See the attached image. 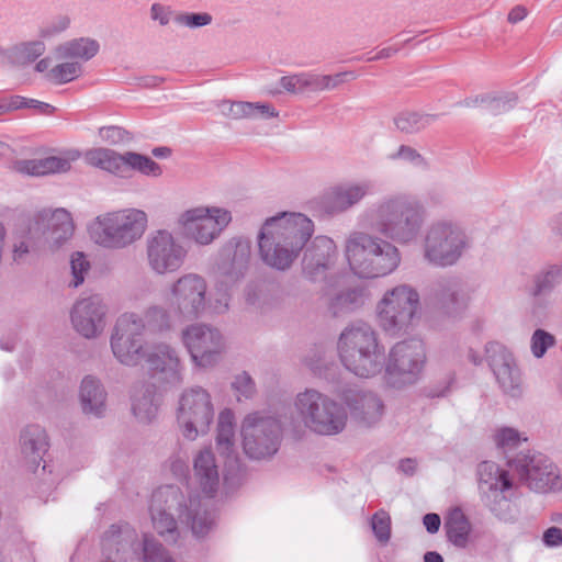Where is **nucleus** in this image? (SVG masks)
I'll return each mask as SVG.
<instances>
[{
  "label": "nucleus",
  "instance_id": "3c124183",
  "mask_svg": "<svg viewBox=\"0 0 562 562\" xmlns=\"http://www.w3.org/2000/svg\"><path fill=\"white\" fill-rule=\"evenodd\" d=\"M72 280L69 285L78 288L85 281V276L90 269V263L82 252H76L70 260Z\"/></svg>",
  "mask_w": 562,
  "mask_h": 562
},
{
  "label": "nucleus",
  "instance_id": "49530a36",
  "mask_svg": "<svg viewBox=\"0 0 562 562\" xmlns=\"http://www.w3.org/2000/svg\"><path fill=\"white\" fill-rule=\"evenodd\" d=\"M371 528L376 540L386 544L391 538V517L384 509L378 510L371 519Z\"/></svg>",
  "mask_w": 562,
  "mask_h": 562
},
{
  "label": "nucleus",
  "instance_id": "a18cd8bd",
  "mask_svg": "<svg viewBox=\"0 0 562 562\" xmlns=\"http://www.w3.org/2000/svg\"><path fill=\"white\" fill-rule=\"evenodd\" d=\"M81 74L82 66L79 61H66L53 67L48 76L58 83H66L78 78Z\"/></svg>",
  "mask_w": 562,
  "mask_h": 562
},
{
  "label": "nucleus",
  "instance_id": "4468645a",
  "mask_svg": "<svg viewBox=\"0 0 562 562\" xmlns=\"http://www.w3.org/2000/svg\"><path fill=\"white\" fill-rule=\"evenodd\" d=\"M207 284L203 277L187 273L177 279L170 288V307L173 315L193 319L199 317L206 306Z\"/></svg>",
  "mask_w": 562,
  "mask_h": 562
},
{
  "label": "nucleus",
  "instance_id": "f3484780",
  "mask_svg": "<svg viewBox=\"0 0 562 562\" xmlns=\"http://www.w3.org/2000/svg\"><path fill=\"white\" fill-rule=\"evenodd\" d=\"M74 233L71 215L65 209L37 212L29 226L30 237L48 244L49 248H58Z\"/></svg>",
  "mask_w": 562,
  "mask_h": 562
},
{
  "label": "nucleus",
  "instance_id": "69168bd1",
  "mask_svg": "<svg viewBox=\"0 0 562 562\" xmlns=\"http://www.w3.org/2000/svg\"><path fill=\"white\" fill-rule=\"evenodd\" d=\"M357 78V75L355 71H342L338 72L336 75L330 76L329 75V82H328V90L335 89L338 86L342 85L346 81L353 80Z\"/></svg>",
  "mask_w": 562,
  "mask_h": 562
},
{
  "label": "nucleus",
  "instance_id": "e2e57ef3",
  "mask_svg": "<svg viewBox=\"0 0 562 562\" xmlns=\"http://www.w3.org/2000/svg\"><path fill=\"white\" fill-rule=\"evenodd\" d=\"M278 111L268 103H252V117H277Z\"/></svg>",
  "mask_w": 562,
  "mask_h": 562
},
{
  "label": "nucleus",
  "instance_id": "1a4fd4ad",
  "mask_svg": "<svg viewBox=\"0 0 562 562\" xmlns=\"http://www.w3.org/2000/svg\"><path fill=\"white\" fill-rule=\"evenodd\" d=\"M214 418L209 392L200 386L184 391L179 400L177 420L184 438L194 440L205 434Z\"/></svg>",
  "mask_w": 562,
  "mask_h": 562
},
{
  "label": "nucleus",
  "instance_id": "2eb2a0df",
  "mask_svg": "<svg viewBox=\"0 0 562 562\" xmlns=\"http://www.w3.org/2000/svg\"><path fill=\"white\" fill-rule=\"evenodd\" d=\"M146 258L148 267L159 276L178 271L186 261L187 249L166 229L147 237Z\"/></svg>",
  "mask_w": 562,
  "mask_h": 562
},
{
  "label": "nucleus",
  "instance_id": "39448f33",
  "mask_svg": "<svg viewBox=\"0 0 562 562\" xmlns=\"http://www.w3.org/2000/svg\"><path fill=\"white\" fill-rule=\"evenodd\" d=\"M147 227V215L138 209L108 212L90 225L91 238L101 247L123 249L140 239Z\"/></svg>",
  "mask_w": 562,
  "mask_h": 562
},
{
  "label": "nucleus",
  "instance_id": "864d4df0",
  "mask_svg": "<svg viewBox=\"0 0 562 562\" xmlns=\"http://www.w3.org/2000/svg\"><path fill=\"white\" fill-rule=\"evenodd\" d=\"M175 21L188 27H201L209 25L212 22V15L210 13H181L175 18Z\"/></svg>",
  "mask_w": 562,
  "mask_h": 562
},
{
  "label": "nucleus",
  "instance_id": "0e129e2a",
  "mask_svg": "<svg viewBox=\"0 0 562 562\" xmlns=\"http://www.w3.org/2000/svg\"><path fill=\"white\" fill-rule=\"evenodd\" d=\"M543 542L548 547H558L562 544V529L559 527H550L543 533Z\"/></svg>",
  "mask_w": 562,
  "mask_h": 562
},
{
  "label": "nucleus",
  "instance_id": "c85d7f7f",
  "mask_svg": "<svg viewBox=\"0 0 562 562\" xmlns=\"http://www.w3.org/2000/svg\"><path fill=\"white\" fill-rule=\"evenodd\" d=\"M80 157L78 150H69L65 156H49L40 159H27L19 161V171L30 176H46L56 172H66L70 169L71 161Z\"/></svg>",
  "mask_w": 562,
  "mask_h": 562
},
{
  "label": "nucleus",
  "instance_id": "338daca9",
  "mask_svg": "<svg viewBox=\"0 0 562 562\" xmlns=\"http://www.w3.org/2000/svg\"><path fill=\"white\" fill-rule=\"evenodd\" d=\"M27 99L20 95L11 97L9 100H1L2 105L5 108V113L21 108H27Z\"/></svg>",
  "mask_w": 562,
  "mask_h": 562
},
{
  "label": "nucleus",
  "instance_id": "4be33fe9",
  "mask_svg": "<svg viewBox=\"0 0 562 562\" xmlns=\"http://www.w3.org/2000/svg\"><path fill=\"white\" fill-rule=\"evenodd\" d=\"M251 255V245L248 239L233 238L220 250L216 267L220 273L232 281L238 280L246 273Z\"/></svg>",
  "mask_w": 562,
  "mask_h": 562
},
{
  "label": "nucleus",
  "instance_id": "052dcab7",
  "mask_svg": "<svg viewBox=\"0 0 562 562\" xmlns=\"http://www.w3.org/2000/svg\"><path fill=\"white\" fill-rule=\"evenodd\" d=\"M329 75L306 74V90L324 91L328 90Z\"/></svg>",
  "mask_w": 562,
  "mask_h": 562
},
{
  "label": "nucleus",
  "instance_id": "7ed1b4c3",
  "mask_svg": "<svg viewBox=\"0 0 562 562\" xmlns=\"http://www.w3.org/2000/svg\"><path fill=\"white\" fill-rule=\"evenodd\" d=\"M337 351L342 366L359 378H373L385 364L384 347L378 333L367 323L346 327L339 335Z\"/></svg>",
  "mask_w": 562,
  "mask_h": 562
},
{
  "label": "nucleus",
  "instance_id": "4d7b16f0",
  "mask_svg": "<svg viewBox=\"0 0 562 562\" xmlns=\"http://www.w3.org/2000/svg\"><path fill=\"white\" fill-rule=\"evenodd\" d=\"M495 441L502 448H515L520 442V435L514 428H503L495 435Z\"/></svg>",
  "mask_w": 562,
  "mask_h": 562
},
{
  "label": "nucleus",
  "instance_id": "6e6552de",
  "mask_svg": "<svg viewBox=\"0 0 562 562\" xmlns=\"http://www.w3.org/2000/svg\"><path fill=\"white\" fill-rule=\"evenodd\" d=\"M244 452L254 460L274 456L282 440V426L278 418L265 413H250L241 424Z\"/></svg>",
  "mask_w": 562,
  "mask_h": 562
},
{
  "label": "nucleus",
  "instance_id": "c9c22d12",
  "mask_svg": "<svg viewBox=\"0 0 562 562\" xmlns=\"http://www.w3.org/2000/svg\"><path fill=\"white\" fill-rule=\"evenodd\" d=\"M99 48V43L95 40L80 37L58 45L55 49V55L59 60L76 59V61H87L98 54Z\"/></svg>",
  "mask_w": 562,
  "mask_h": 562
},
{
  "label": "nucleus",
  "instance_id": "a878e982",
  "mask_svg": "<svg viewBox=\"0 0 562 562\" xmlns=\"http://www.w3.org/2000/svg\"><path fill=\"white\" fill-rule=\"evenodd\" d=\"M370 190L371 184L368 181L334 187L324 196V207L329 214L347 211L361 201Z\"/></svg>",
  "mask_w": 562,
  "mask_h": 562
},
{
  "label": "nucleus",
  "instance_id": "b1692460",
  "mask_svg": "<svg viewBox=\"0 0 562 562\" xmlns=\"http://www.w3.org/2000/svg\"><path fill=\"white\" fill-rule=\"evenodd\" d=\"M336 245L327 236H316L303 257V272L312 280L322 277L335 262Z\"/></svg>",
  "mask_w": 562,
  "mask_h": 562
},
{
  "label": "nucleus",
  "instance_id": "37998d69",
  "mask_svg": "<svg viewBox=\"0 0 562 562\" xmlns=\"http://www.w3.org/2000/svg\"><path fill=\"white\" fill-rule=\"evenodd\" d=\"M235 428L234 414L224 409L218 415L216 445L222 452H229L234 446Z\"/></svg>",
  "mask_w": 562,
  "mask_h": 562
},
{
  "label": "nucleus",
  "instance_id": "9d476101",
  "mask_svg": "<svg viewBox=\"0 0 562 562\" xmlns=\"http://www.w3.org/2000/svg\"><path fill=\"white\" fill-rule=\"evenodd\" d=\"M508 465L513 476L531 491L546 493L561 487L558 468L543 454H519Z\"/></svg>",
  "mask_w": 562,
  "mask_h": 562
},
{
  "label": "nucleus",
  "instance_id": "8fccbe9b",
  "mask_svg": "<svg viewBox=\"0 0 562 562\" xmlns=\"http://www.w3.org/2000/svg\"><path fill=\"white\" fill-rule=\"evenodd\" d=\"M555 342V337L552 334L539 328L536 329L531 336L530 349L536 358H541Z\"/></svg>",
  "mask_w": 562,
  "mask_h": 562
},
{
  "label": "nucleus",
  "instance_id": "aec40b11",
  "mask_svg": "<svg viewBox=\"0 0 562 562\" xmlns=\"http://www.w3.org/2000/svg\"><path fill=\"white\" fill-rule=\"evenodd\" d=\"M106 305L100 295H90L77 301L71 310L74 328L82 337H98L105 327Z\"/></svg>",
  "mask_w": 562,
  "mask_h": 562
},
{
  "label": "nucleus",
  "instance_id": "7c9ffc66",
  "mask_svg": "<svg viewBox=\"0 0 562 562\" xmlns=\"http://www.w3.org/2000/svg\"><path fill=\"white\" fill-rule=\"evenodd\" d=\"M374 256L369 260L360 276L361 278H379L393 272L400 265L401 256L398 249L391 243L384 240Z\"/></svg>",
  "mask_w": 562,
  "mask_h": 562
},
{
  "label": "nucleus",
  "instance_id": "0eeeda50",
  "mask_svg": "<svg viewBox=\"0 0 562 562\" xmlns=\"http://www.w3.org/2000/svg\"><path fill=\"white\" fill-rule=\"evenodd\" d=\"M418 305L417 291L407 284H401L386 291L378 304L380 327L392 337L405 334Z\"/></svg>",
  "mask_w": 562,
  "mask_h": 562
},
{
  "label": "nucleus",
  "instance_id": "dca6fc26",
  "mask_svg": "<svg viewBox=\"0 0 562 562\" xmlns=\"http://www.w3.org/2000/svg\"><path fill=\"white\" fill-rule=\"evenodd\" d=\"M231 221L228 211L206 207L188 210L179 218L184 235L200 245L211 244Z\"/></svg>",
  "mask_w": 562,
  "mask_h": 562
},
{
  "label": "nucleus",
  "instance_id": "c756f323",
  "mask_svg": "<svg viewBox=\"0 0 562 562\" xmlns=\"http://www.w3.org/2000/svg\"><path fill=\"white\" fill-rule=\"evenodd\" d=\"M79 398L85 414L95 417L103 415L106 407V392L98 379L88 375L82 380Z\"/></svg>",
  "mask_w": 562,
  "mask_h": 562
},
{
  "label": "nucleus",
  "instance_id": "ea45409f",
  "mask_svg": "<svg viewBox=\"0 0 562 562\" xmlns=\"http://www.w3.org/2000/svg\"><path fill=\"white\" fill-rule=\"evenodd\" d=\"M562 281V268L553 266L535 276L529 293L535 299L548 295Z\"/></svg>",
  "mask_w": 562,
  "mask_h": 562
},
{
  "label": "nucleus",
  "instance_id": "72a5a7b5",
  "mask_svg": "<svg viewBox=\"0 0 562 562\" xmlns=\"http://www.w3.org/2000/svg\"><path fill=\"white\" fill-rule=\"evenodd\" d=\"M158 411L153 384H140L134 387L132 394V412L142 423L151 422Z\"/></svg>",
  "mask_w": 562,
  "mask_h": 562
},
{
  "label": "nucleus",
  "instance_id": "680f3d73",
  "mask_svg": "<svg viewBox=\"0 0 562 562\" xmlns=\"http://www.w3.org/2000/svg\"><path fill=\"white\" fill-rule=\"evenodd\" d=\"M171 10L160 3H154L150 8V18L158 21L160 25H167L171 19Z\"/></svg>",
  "mask_w": 562,
  "mask_h": 562
},
{
  "label": "nucleus",
  "instance_id": "393cba45",
  "mask_svg": "<svg viewBox=\"0 0 562 562\" xmlns=\"http://www.w3.org/2000/svg\"><path fill=\"white\" fill-rule=\"evenodd\" d=\"M383 243V239L363 232H353L348 236L345 251L355 273L362 274L363 270L368 268L369 260L374 256V251H378L379 245L382 246Z\"/></svg>",
  "mask_w": 562,
  "mask_h": 562
},
{
  "label": "nucleus",
  "instance_id": "423d86ee",
  "mask_svg": "<svg viewBox=\"0 0 562 562\" xmlns=\"http://www.w3.org/2000/svg\"><path fill=\"white\" fill-rule=\"evenodd\" d=\"M294 407L304 425L318 435H337L344 430L347 423L344 407L314 389L300 392L295 397Z\"/></svg>",
  "mask_w": 562,
  "mask_h": 562
},
{
  "label": "nucleus",
  "instance_id": "79ce46f5",
  "mask_svg": "<svg viewBox=\"0 0 562 562\" xmlns=\"http://www.w3.org/2000/svg\"><path fill=\"white\" fill-rule=\"evenodd\" d=\"M436 119V115L417 112H402L395 117L396 127L406 134H415L425 130Z\"/></svg>",
  "mask_w": 562,
  "mask_h": 562
},
{
  "label": "nucleus",
  "instance_id": "09e8293b",
  "mask_svg": "<svg viewBox=\"0 0 562 562\" xmlns=\"http://www.w3.org/2000/svg\"><path fill=\"white\" fill-rule=\"evenodd\" d=\"M144 562H175L169 552L155 539L144 538Z\"/></svg>",
  "mask_w": 562,
  "mask_h": 562
},
{
  "label": "nucleus",
  "instance_id": "ddd939ff",
  "mask_svg": "<svg viewBox=\"0 0 562 562\" xmlns=\"http://www.w3.org/2000/svg\"><path fill=\"white\" fill-rule=\"evenodd\" d=\"M181 336L192 361L201 368L215 366L226 348L222 333L206 324H192L182 330Z\"/></svg>",
  "mask_w": 562,
  "mask_h": 562
},
{
  "label": "nucleus",
  "instance_id": "6ab92c4d",
  "mask_svg": "<svg viewBox=\"0 0 562 562\" xmlns=\"http://www.w3.org/2000/svg\"><path fill=\"white\" fill-rule=\"evenodd\" d=\"M486 360L504 393L518 397L522 393L521 374L506 347L492 341L485 347Z\"/></svg>",
  "mask_w": 562,
  "mask_h": 562
},
{
  "label": "nucleus",
  "instance_id": "473e14b6",
  "mask_svg": "<svg viewBox=\"0 0 562 562\" xmlns=\"http://www.w3.org/2000/svg\"><path fill=\"white\" fill-rule=\"evenodd\" d=\"M477 477L483 493H486V491L503 493L513 486V480L509 477L508 472L501 470L492 461H483L479 464Z\"/></svg>",
  "mask_w": 562,
  "mask_h": 562
},
{
  "label": "nucleus",
  "instance_id": "603ef678",
  "mask_svg": "<svg viewBox=\"0 0 562 562\" xmlns=\"http://www.w3.org/2000/svg\"><path fill=\"white\" fill-rule=\"evenodd\" d=\"M391 160H405L415 166L427 167V160L413 147L401 145L398 149L389 156Z\"/></svg>",
  "mask_w": 562,
  "mask_h": 562
},
{
  "label": "nucleus",
  "instance_id": "f03ea898",
  "mask_svg": "<svg viewBox=\"0 0 562 562\" xmlns=\"http://www.w3.org/2000/svg\"><path fill=\"white\" fill-rule=\"evenodd\" d=\"M149 510L154 528L172 541H176L178 535L175 516L190 526L198 537L206 535L213 525V518L202 508L200 497L186 496L176 485L158 487L151 495Z\"/></svg>",
  "mask_w": 562,
  "mask_h": 562
},
{
  "label": "nucleus",
  "instance_id": "6e6d98bb",
  "mask_svg": "<svg viewBox=\"0 0 562 562\" xmlns=\"http://www.w3.org/2000/svg\"><path fill=\"white\" fill-rule=\"evenodd\" d=\"M280 85L288 92H303L306 90V74L284 76L280 79Z\"/></svg>",
  "mask_w": 562,
  "mask_h": 562
},
{
  "label": "nucleus",
  "instance_id": "f8f14e48",
  "mask_svg": "<svg viewBox=\"0 0 562 562\" xmlns=\"http://www.w3.org/2000/svg\"><path fill=\"white\" fill-rule=\"evenodd\" d=\"M425 360L422 341L411 339L395 344L384 364L389 382L394 386L414 383L423 370Z\"/></svg>",
  "mask_w": 562,
  "mask_h": 562
},
{
  "label": "nucleus",
  "instance_id": "bf43d9fd",
  "mask_svg": "<svg viewBox=\"0 0 562 562\" xmlns=\"http://www.w3.org/2000/svg\"><path fill=\"white\" fill-rule=\"evenodd\" d=\"M227 115L234 120L252 117V102L238 101L231 103Z\"/></svg>",
  "mask_w": 562,
  "mask_h": 562
},
{
  "label": "nucleus",
  "instance_id": "4c0bfd02",
  "mask_svg": "<svg viewBox=\"0 0 562 562\" xmlns=\"http://www.w3.org/2000/svg\"><path fill=\"white\" fill-rule=\"evenodd\" d=\"M146 362L151 371L164 372L166 370L176 371L179 367L180 360L173 348L167 344H158L146 353Z\"/></svg>",
  "mask_w": 562,
  "mask_h": 562
},
{
  "label": "nucleus",
  "instance_id": "a211bd4d",
  "mask_svg": "<svg viewBox=\"0 0 562 562\" xmlns=\"http://www.w3.org/2000/svg\"><path fill=\"white\" fill-rule=\"evenodd\" d=\"M132 316L121 315L111 336V349L116 360L128 367L137 366L145 357L143 333Z\"/></svg>",
  "mask_w": 562,
  "mask_h": 562
},
{
  "label": "nucleus",
  "instance_id": "de8ad7c7",
  "mask_svg": "<svg viewBox=\"0 0 562 562\" xmlns=\"http://www.w3.org/2000/svg\"><path fill=\"white\" fill-rule=\"evenodd\" d=\"M517 95L513 92L499 94L497 97H482L481 102L486 103L494 115H498L512 110L517 104Z\"/></svg>",
  "mask_w": 562,
  "mask_h": 562
},
{
  "label": "nucleus",
  "instance_id": "bb28decb",
  "mask_svg": "<svg viewBox=\"0 0 562 562\" xmlns=\"http://www.w3.org/2000/svg\"><path fill=\"white\" fill-rule=\"evenodd\" d=\"M193 475L206 496H214L220 487V472L215 456L210 448L200 450L193 458Z\"/></svg>",
  "mask_w": 562,
  "mask_h": 562
},
{
  "label": "nucleus",
  "instance_id": "20e7f679",
  "mask_svg": "<svg viewBox=\"0 0 562 562\" xmlns=\"http://www.w3.org/2000/svg\"><path fill=\"white\" fill-rule=\"evenodd\" d=\"M425 210L419 201L407 195H396L382 201L373 220L374 229L398 244L414 240L423 226Z\"/></svg>",
  "mask_w": 562,
  "mask_h": 562
},
{
  "label": "nucleus",
  "instance_id": "412c9836",
  "mask_svg": "<svg viewBox=\"0 0 562 562\" xmlns=\"http://www.w3.org/2000/svg\"><path fill=\"white\" fill-rule=\"evenodd\" d=\"M426 300L447 315H458L468 307L470 294L460 280L447 278L430 285Z\"/></svg>",
  "mask_w": 562,
  "mask_h": 562
},
{
  "label": "nucleus",
  "instance_id": "a19ab883",
  "mask_svg": "<svg viewBox=\"0 0 562 562\" xmlns=\"http://www.w3.org/2000/svg\"><path fill=\"white\" fill-rule=\"evenodd\" d=\"M45 52V45L41 41L22 43L9 49L7 56L13 66H24L33 63Z\"/></svg>",
  "mask_w": 562,
  "mask_h": 562
},
{
  "label": "nucleus",
  "instance_id": "774afa93",
  "mask_svg": "<svg viewBox=\"0 0 562 562\" xmlns=\"http://www.w3.org/2000/svg\"><path fill=\"white\" fill-rule=\"evenodd\" d=\"M423 524L429 533H436L440 528V517L438 514L429 513L423 518Z\"/></svg>",
  "mask_w": 562,
  "mask_h": 562
},
{
  "label": "nucleus",
  "instance_id": "c03bdc74",
  "mask_svg": "<svg viewBox=\"0 0 562 562\" xmlns=\"http://www.w3.org/2000/svg\"><path fill=\"white\" fill-rule=\"evenodd\" d=\"M137 170L146 176H160V166L148 156H144L133 151L124 154V171L127 169Z\"/></svg>",
  "mask_w": 562,
  "mask_h": 562
},
{
  "label": "nucleus",
  "instance_id": "5fc2aeb1",
  "mask_svg": "<svg viewBox=\"0 0 562 562\" xmlns=\"http://www.w3.org/2000/svg\"><path fill=\"white\" fill-rule=\"evenodd\" d=\"M99 135L104 142L111 145L124 143L132 138L130 133L120 126L101 127Z\"/></svg>",
  "mask_w": 562,
  "mask_h": 562
},
{
  "label": "nucleus",
  "instance_id": "9b49d317",
  "mask_svg": "<svg viewBox=\"0 0 562 562\" xmlns=\"http://www.w3.org/2000/svg\"><path fill=\"white\" fill-rule=\"evenodd\" d=\"M467 246L464 232L454 224L438 222L425 237V258L436 266L453 265Z\"/></svg>",
  "mask_w": 562,
  "mask_h": 562
},
{
  "label": "nucleus",
  "instance_id": "e433bc0d",
  "mask_svg": "<svg viewBox=\"0 0 562 562\" xmlns=\"http://www.w3.org/2000/svg\"><path fill=\"white\" fill-rule=\"evenodd\" d=\"M85 160L92 167L111 173L124 172V154L121 155L109 148H93L85 154Z\"/></svg>",
  "mask_w": 562,
  "mask_h": 562
},
{
  "label": "nucleus",
  "instance_id": "cd10ccee",
  "mask_svg": "<svg viewBox=\"0 0 562 562\" xmlns=\"http://www.w3.org/2000/svg\"><path fill=\"white\" fill-rule=\"evenodd\" d=\"M49 441L46 430L40 425H27L20 435V449L24 460L36 469L48 451Z\"/></svg>",
  "mask_w": 562,
  "mask_h": 562
},
{
  "label": "nucleus",
  "instance_id": "58836bf2",
  "mask_svg": "<svg viewBox=\"0 0 562 562\" xmlns=\"http://www.w3.org/2000/svg\"><path fill=\"white\" fill-rule=\"evenodd\" d=\"M363 304L362 290L352 288L337 293L329 302L328 308L333 316H344Z\"/></svg>",
  "mask_w": 562,
  "mask_h": 562
},
{
  "label": "nucleus",
  "instance_id": "13d9d810",
  "mask_svg": "<svg viewBox=\"0 0 562 562\" xmlns=\"http://www.w3.org/2000/svg\"><path fill=\"white\" fill-rule=\"evenodd\" d=\"M233 389L244 397L248 398L252 396L255 393V382L252 381L251 376L243 372L238 375H236L234 382L232 383Z\"/></svg>",
  "mask_w": 562,
  "mask_h": 562
},
{
  "label": "nucleus",
  "instance_id": "5701e85b",
  "mask_svg": "<svg viewBox=\"0 0 562 562\" xmlns=\"http://www.w3.org/2000/svg\"><path fill=\"white\" fill-rule=\"evenodd\" d=\"M342 400L351 416L363 426H372L383 416V402L372 392L349 389L344 392Z\"/></svg>",
  "mask_w": 562,
  "mask_h": 562
},
{
  "label": "nucleus",
  "instance_id": "f257e3e1",
  "mask_svg": "<svg viewBox=\"0 0 562 562\" xmlns=\"http://www.w3.org/2000/svg\"><path fill=\"white\" fill-rule=\"evenodd\" d=\"M313 232V222L301 213H281L267 218L258 235L261 260L277 270L289 269Z\"/></svg>",
  "mask_w": 562,
  "mask_h": 562
},
{
  "label": "nucleus",
  "instance_id": "2f4dec72",
  "mask_svg": "<svg viewBox=\"0 0 562 562\" xmlns=\"http://www.w3.org/2000/svg\"><path fill=\"white\" fill-rule=\"evenodd\" d=\"M132 316L143 334H165L172 329L171 314L162 306L151 305L145 310L143 316L135 313H124Z\"/></svg>",
  "mask_w": 562,
  "mask_h": 562
},
{
  "label": "nucleus",
  "instance_id": "f704fd0d",
  "mask_svg": "<svg viewBox=\"0 0 562 562\" xmlns=\"http://www.w3.org/2000/svg\"><path fill=\"white\" fill-rule=\"evenodd\" d=\"M443 527L448 540L453 546L461 549L468 546L471 524L461 508L454 507L448 512Z\"/></svg>",
  "mask_w": 562,
  "mask_h": 562
}]
</instances>
